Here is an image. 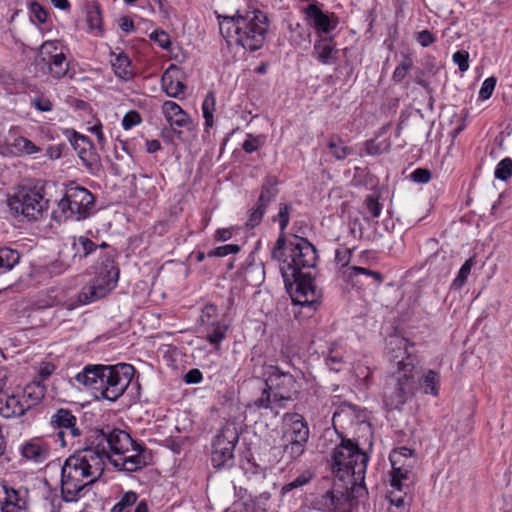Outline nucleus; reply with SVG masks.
<instances>
[{
    "mask_svg": "<svg viewBox=\"0 0 512 512\" xmlns=\"http://www.w3.org/2000/svg\"><path fill=\"white\" fill-rule=\"evenodd\" d=\"M330 153L337 159L343 160L352 153V149L345 145L344 141L338 136H332L328 142Z\"/></svg>",
    "mask_w": 512,
    "mask_h": 512,
    "instance_id": "473e14b6",
    "label": "nucleus"
},
{
    "mask_svg": "<svg viewBox=\"0 0 512 512\" xmlns=\"http://www.w3.org/2000/svg\"><path fill=\"white\" fill-rule=\"evenodd\" d=\"M401 492L397 491L396 489H393L389 492L388 498L396 510H392L391 512H402L406 505V492H404V495L400 494Z\"/></svg>",
    "mask_w": 512,
    "mask_h": 512,
    "instance_id": "c03bdc74",
    "label": "nucleus"
},
{
    "mask_svg": "<svg viewBox=\"0 0 512 512\" xmlns=\"http://www.w3.org/2000/svg\"><path fill=\"white\" fill-rule=\"evenodd\" d=\"M135 441L124 430L106 427L95 429L86 438L85 444L96 452L105 463L111 456H119L124 452L132 451Z\"/></svg>",
    "mask_w": 512,
    "mask_h": 512,
    "instance_id": "6e6552de",
    "label": "nucleus"
},
{
    "mask_svg": "<svg viewBox=\"0 0 512 512\" xmlns=\"http://www.w3.org/2000/svg\"><path fill=\"white\" fill-rule=\"evenodd\" d=\"M315 506L322 512H346L347 496L341 490H329L315 500Z\"/></svg>",
    "mask_w": 512,
    "mask_h": 512,
    "instance_id": "aec40b11",
    "label": "nucleus"
},
{
    "mask_svg": "<svg viewBox=\"0 0 512 512\" xmlns=\"http://www.w3.org/2000/svg\"><path fill=\"white\" fill-rule=\"evenodd\" d=\"M239 250H240V247L236 244H226V245L219 246V247L213 249L212 251H210L208 253V256L224 257L229 254H235V253L239 252Z\"/></svg>",
    "mask_w": 512,
    "mask_h": 512,
    "instance_id": "603ef678",
    "label": "nucleus"
},
{
    "mask_svg": "<svg viewBox=\"0 0 512 512\" xmlns=\"http://www.w3.org/2000/svg\"><path fill=\"white\" fill-rule=\"evenodd\" d=\"M369 456L351 439H341L331 455L333 474L354 486H362L365 479Z\"/></svg>",
    "mask_w": 512,
    "mask_h": 512,
    "instance_id": "0eeeda50",
    "label": "nucleus"
},
{
    "mask_svg": "<svg viewBox=\"0 0 512 512\" xmlns=\"http://www.w3.org/2000/svg\"><path fill=\"white\" fill-rule=\"evenodd\" d=\"M304 12L308 24L319 34H328L337 26V18L334 14L324 13L317 4H309Z\"/></svg>",
    "mask_w": 512,
    "mask_h": 512,
    "instance_id": "6ab92c4d",
    "label": "nucleus"
},
{
    "mask_svg": "<svg viewBox=\"0 0 512 512\" xmlns=\"http://www.w3.org/2000/svg\"><path fill=\"white\" fill-rule=\"evenodd\" d=\"M364 204L372 218H378L381 214L382 205L374 195H367Z\"/></svg>",
    "mask_w": 512,
    "mask_h": 512,
    "instance_id": "49530a36",
    "label": "nucleus"
},
{
    "mask_svg": "<svg viewBox=\"0 0 512 512\" xmlns=\"http://www.w3.org/2000/svg\"><path fill=\"white\" fill-rule=\"evenodd\" d=\"M412 450L407 448V447H400L396 450H394L391 454H390V462H391V465H398V464H403V459H409L411 458L412 456Z\"/></svg>",
    "mask_w": 512,
    "mask_h": 512,
    "instance_id": "de8ad7c7",
    "label": "nucleus"
},
{
    "mask_svg": "<svg viewBox=\"0 0 512 512\" xmlns=\"http://www.w3.org/2000/svg\"><path fill=\"white\" fill-rule=\"evenodd\" d=\"M30 12L32 14L31 17H33L38 23L43 24L46 22L47 12L39 3L32 2L30 4Z\"/></svg>",
    "mask_w": 512,
    "mask_h": 512,
    "instance_id": "13d9d810",
    "label": "nucleus"
},
{
    "mask_svg": "<svg viewBox=\"0 0 512 512\" xmlns=\"http://www.w3.org/2000/svg\"><path fill=\"white\" fill-rule=\"evenodd\" d=\"M59 53H63V51L59 48L56 41H46L40 47L36 62L49 60L52 55H59Z\"/></svg>",
    "mask_w": 512,
    "mask_h": 512,
    "instance_id": "4c0bfd02",
    "label": "nucleus"
},
{
    "mask_svg": "<svg viewBox=\"0 0 512 512\" xmlns=\"http://www.w3.org/2000/svg\"><path fill=\"white\" fill-rule=\"evenodd\" d=\"M453 61L461 72L469 68V53L465 50H459L453 54Z\"/></svg>",
    "mask_w": 512,
    "mask_h": 512,
    "instance_id": "5fc2aeb1",
    "label": "nucleus"
},
{
    "mask_svg": "<svg viewBox=\"0 0 512 512\" xmlns=\"http://www.w3.org/2000/svg\"><path fill=\"white\" fill-rule=\"evenodd\" d=\"M277 185L278 181L275 177H267L262 186L257 203L262 204V206L267 208V206L274 201L278 195L279 191Z\"/></svg>",
    "mask_w": 512,
    "mask_h": 512,
    "instance_id": "c756f323",
    "label": "nucleus"
},
{
    "mask_svg": "<svg viewBox=\"0 0 512 512\" xmlns=\"http://www.w3.org/2000/svg\"><path fill=\"white\" fill-rule=\"evenodd\" d=\"M21 399L30 405V410L40 403L44 397V390L39 385H27L24 390L19 393Z\"/></svg>",
    "mask_w": 512,
    "mask_h": 512,
    "instance_id": "2f4dec72",
    "label": "nucleus"
},
{
    "mask_svg": "<svg viewBox=\"0 0 512 512\" xmlns=\"http://www.w3.org/2000/svg\"><path fill=\"white\" fill-rule=\"evenodd\" d=\"M291 210H292L291 205L286 204V203H280L278 214H277V216H275L273 218L274 221H276V220L279 221V226H280V230H281V233H280L278 239L276 240V243L271 252L273 259H279L281 249H283L284 245L286 244L284 230L286 229V227L289 224Z\"/></svg>",
    "mask_w": 512,
    "mask_h": 512,
    "instance_id": "393cba45",
    "label": "nucleus"
},
{
    "mask_svg": "<svg viewBox=\"0 0 512 512\" xmlns=\"http://www.w3.org/2000/svg\"><path fill=\"white\" fill-rule=\"evenodd\" d=\"M63 502L67 503L63 497V495L61 494V496H53L51 498V501H50V505H51V512H63ZM66 512V511H64Z\"/></svg>",
    "mask_w": 512,
    "mask_h": 512,
    "instance_id": "338daca9",
    "label": "nucleus"
},
{
    "mask_svg": "<svg viewBox=\"0 0 512 512\" xmlns=\"http://www.w3.org/2000/svg\"><path fill=\"white\" fill-rule=\"evenodd\" d=\"M134 371L132 365L125 363L116 366H86L75 376V380L92 389L96 398L116 401L128 388Z\"/></svg>",
    "mask_w": 512,
    "mask_h": 512,
    "instance_id": "39448f33",
    "label": "nucleus"
},
{
    "mask_svg": "<svg viewBox=\"0 0 512 512\" xmlns=\"http://www.w3.org/2000/svg\"><path fill=\"white\" fill-rule=\"evenodd\" d=\"M150 38L156 41L161 48L168 49L171 45L169 35L164 31H154L151 33Z\"/></svg>",
    "mask_w": 512,
    "mask_h": 512,
    "instance_id": "bf43d9fd",
    "label": "nucleus"
},
{
    "mask_svg": "<svg viewBox=\"0 0 512 512\" xmlns=\"http://www.w3.org/2000/svg\"><path fill=\"white\" fill-rule=\"evenodd\" d=\"M162 113L178 139L182 137V131L177 128L191 129L192 121L188 114L174 101H165L162 105Z\"/></svg>",
    "mask_w": 512,
    "mask_h": 512,
    "instance_id": "a211bd4d",
    "label": "nucleus"
},
{
    "mask_svg": "<svg viewBox=\"0 0 512 512\" xmlns=\"http://www.w3.org/2000/svg\"><path fill=\"white\" fill-rule=\"evenodd\" d=\"M138 497L135 491L125 492L110 512H149L147 502L145 500L137 502Z\"/></svg>",
    "mask_w": 512,
    "mask_h": 512,
    "instance_id": "5701e85b",
    "label": "nucleus"
},
{
    "mask_svg": "<svg viewBox=\"0 0 512 512\" xmlns=\"http://www.w3.org/2000/svg\"><path fill=\"white\" fill-rule=\"evenodd\" d=\"M352 274L357 275H366L371 277L376 284H381L383 282V275L378 271L369 270L364 267L354 266L352 267Z\"/></svg>",
    "mask_w": 512,
    "mask_h": 512,
    "instance_id": "864d4df0",
    "label": "nucleus"
},
{
    "mask_svg": "<svg viewBox=\"0 0 512 512\" xmlns=\"http://www.w3.org/2000/svg\"><path fill=\"white\" fill-rule=\"evenodd\" d=\"M141 122L140 114L136 111L127 112L122 119V126L125 130H129L132 127L138 125Z\"/></svg>",
    "mask_w": 512,
    "mask_h": 512,
    "instance_id": "4d7b16f0",
    "label": "nucleus"
},
{
    "mask_svg": "<svg viewBox=\"0 0 512 512\" xmlns=\"http://www.w3.org/2000/svg\"><path fill=\"white\" fill-rule=\"evenodd\" d=\"M98 246L86 236L73 238L71 261H64L65 268H69L77 259L81 260L96 251Z\"/></svg>",
    "mask_w": 512,
    "mask_h": 512,
    "instance_id": "a878e982",
    "label": "nucleus"
},
{
    "mask_svg": "<svg viewBox=\"0 0 512 512\" xmlns=\"http://www.w3.org/2000/svg\"><path fill=\"white\" fill-rule=\"evenodd\" d=\"M94 203L95 198L88 189L72 182L58 202V211L63 219L81 220L90 215Z\"/></svg>",
    "mask_w": 512,
    "mask_h": 512,
    "instance_id": "1a4fd4ad",
    "label": "nucleus"
},
{
    "mask_svg": "<svg viewBox=\"0 0 512 512\" xmlns=\"http://www.w3.org/2000/svg\"><path fill=\"white\" fill-rule=\"evenodd\" d=\"M308 441H283V451L290 460L298 459L305 451Z\"/></svg>",
    "mask_w": 512,
    "mask_h": 512,
    "instance_id": "72a5a7b5",
    "label": "nucleus"
},
{
    "mask_svg": "<svg viewBox=\"0 0 512 512\" xmlns=\"http://www.w3.org/2000/svg\"><path fill=\"white\" fill-rule=\"evenodd\" d=\"M313 56L324 65H333L338 59V49L332 37H321L313 47Z\"/></svg>",
    "mask_w": 512,
    "mask_h": 512,
    "instance_id": "4be33fe9",
    "label": "nucleus"
},
{
    "mask_svg": "<svg viewBox=\"0 0 512 512\" xmlns=\"http://www.w3.org/2000/svg\"><path fill=\"white\" fill-rule=\"evenodd\" d=\"M76 417L67 409H58L50 419L51 427L56 430L57 440L62 447L67 445V439L80 436V430L76 427Z\"/></svg>",
    "mask_w": 512,
    "mask_h": 512,
    "instance_id": "2eb2a0df",
    "label": "nucleus"
},
{
    "mask_svg": "<svg viewBox=\"0 0 512 512\" xmlns=\"http://www.w3.org/2000/svg\"><path fill=\"white\" fill-rule=\"evenodd\" d=\"M162 82L164 90L169 97L177 98L185 89V85L180 81L174 82L170 80L167 82V72L164 74Z\"/></svg>",
    "mask_w": 512,
    "mask_h": 512,
    "instance_id": "a19ab883",
    "label": "nucleus"
},
{
    "mask_svg": "<svg viewBox=\"0 0 512 512\" xmlns=\"http://www.w3.org/2000/svg\"><path fill=\"white\" fill-rule=\"evenodd\" d=\"M36 65L41 71L48 72L56 79L64 77L69 69V64L64 53L52 55L49 60L36 62Z\"/></svg>",
    "mask_w": 512,
    "mask_h": 512,
    "instance_id": "b1692460",
    "label": "nucleus"
},
{
    "mask_svg": "<svg viewBox=\"0 0 512 512\" xmlns=\"http://www.w3.org/2000/svg\"><path fill=\"white\" fill-rule=\"evenodd\" d=\"M409 341L399 336H390L387 356L393 365L385 391L386 405L391 409L402 406L415 392V357L408 351Z\"/></svg>",
    "mask_w": 512,
    "mask_h": 512,
    "instance_id": "f03ea898",
    "label": "nucleus"
},
{
    "mask_svg": "<svg viewBox=\"0 0 512 512\" xmlns=\"http://www.w3.org/2000/svg\"><path fill=\"white\" fill-rule=\"evenodd\" d=\"M105 469L102 458L88 446L68 457L61 469V493L66 502H76L83 490L94 484Z\"/></svg>",
    "mask_w": 512,
    "mask_h": 512,
    "instance_id": "7ed1b4c3",
    "label": "nucleus"
},
{
    "mask_svg": "<svg viewBox=\"0 0 512 512\" xmlns=\"http://www.w3.org/2000/svg\"><path fill=\"white\" fill-rule=\"evenodd\" d=\"M264 144L262 136L248 135L247 139L243 142L242 148L246 153H253Z\"/></svg>",
    "mask_w": 512,
    "mask_h": 512,
    "instance_id": "09e8293b",
    "label": "nucleus"
},
{
    "mask_svg": "<svg viewBox=\"0 0 512 512\" xmlns=\"http://www.w3.org/2000/svg\"><path fill=\"white\" fill-rule=\"evenodd\" d=\"M49 200L41 190L21 187L8 200L10 209L28 219L37 220L48 210Z\"/></svg>",
    "mask_w": 512,
    "mask_h": 512,
    "instance_id": "9b49d317",
    "label": "nucleus"
},
{
    "mask_svg": "<svg viewBox=\"0 0 512 512\" xmlns=\"http://www.w3.org/2000/svg\"><path fill=\"white\" fill-rule=\"evenodd\" d=\"M411 178L413 181L417 183H427L431 179V173L428 169L417 168L411 174Z\"/></svg>",
    "mask_w": 512,
    "mask_h": 512,
    "instance_id": "680f3d73",
    "label": "nucleus"
},
{
    "mask_svg": "<svg viewBox=\"0 0 512 512\" xmlns=\"http://www.w3.org/2000/svg\"><path fill=\"white\" fill-rule=\"evenodd\" d=\"M152 461L151 452L138 443H134L132 451L124 452L119 456H111L110 463L119 471L137 472L149 465Z\"/></svg>",
    "mask_w": 512,
    "mask_h": 512,
    "instance_id": "4468645a",
    "label": "nucleus"
},
{
    "mask_svg": "<svg viewBox=\"0 0 512 512\" xmlns=\"http://www.w3.org/2000/svg\"><path fill=\"white\" fill-rule=\"evenodd\" d=\"M21 454L29 461L42 463L49 457L50 446L43 438L35 437L22 445Z\"/></svg>",
    "mask_w": 512,
    "mask_h": 512,
    "instance_id": "412c9836",
    "label": "nucleus"
},
{
    "mask_svg": "<svg viewBox=\"0 0 512 512\" xmlns=\"http://www.w3.org/2000/svg\"><path fill=\"white\" fill-rule=\"evenodd\" d=\"M413 62L411 58L404 57L400 64L396 67L393 72V80L395 82H401L407 75V72L412 68Z\"/></svg>",
    "mask_w": 512,
    "mask_h": 512,
    "instance_id": "79ce46f5",
    "label": "nucleus"
},
{
    "mask_svg": "<svg viewBox=\"0 0 512 512\" xmlns=\"http://www.w3.org/2000/svg\"><path fill=\"white\" fill-rule=\"evenodd\" d=\"M313 477L314 474L310 470H305L291 482L285 484L281 489V493L285 495L288 492L292 491L293 489L300 488L308 484L313 479Z\"/></svg>",
    "mask_w": 512,
    "mask_h": 512,
    "instance_id": "e433bc0d",
    "label": "nucleus"
},
{
    "mask_svg": "<svg viewBox=\"0 0 512 512\" xmlns=\"http://www.w3.org/2000/svg\"><path fill=\"white\" fill-rule=\"evenodd\" d=\"M317 259L315 246L298 236L284 245L277 259L287 289L295 284L294 291L290 292L293 303L314 310L321 302L322 293L314 285L309 270L315 267Z\"/></svg>",
    "mask_w": 512,
    "mask_h": 512,
    "instance_id": "f257e3e1",
    "label": "nucleus"
},
{
    "mask_svg": "<svg viewBox=\"0 0 512 512\" xmlns=\"http://www.w3.org/2000/svg\"><path fill=\"white\" fill-rule=\"evenodd\" d=\"M494 176L500 180H507L512 176V160L510 158L502 159L496 166Z\"/></svg>",
    "mask_w": 512,
    "mask_h": 512,
    "instance_id": "ea45409f",
    "label": "nucleus"
},
{
    "mask_svg": "<svg viewBox=\"0 0 512 512\" xmlns=\"http://www.w3.org/2000/svg\"><path fill=\"white\" fill-rule=\"evenodd\" d=\"M416 40L422 47H428L433 44L436 37L428 30H422L416 34Z\"/></svg>",
    "mask_w": 512,
    "mask_h": 512,
    "instance_id": "052dcab7",
    "label": "nucleus"
},
{
    "mask_svg": "<svg viewBox=\"0 0 512 512\" xmlns=\"http://www.w3.org/2000/svg\"><path fill=\"white\" fill-rule=\"evenodd\" d=\"M202 373L199 369H190L184 376V380L188 384H197L202 381Z\"/></svg>",
    "mask_w": 512,
    "mask_h": 512,
    "instance_id": "e2e57ef3",
    "label": "nucleus"
},
{
    "mask_svg": "<svg viewBox=\"0 0 512 512\" xmlns=\"http://www.w3.org/2000/svg\"><path fill=\"white\" fill-rule=\"evenodd\" d=\"M495 85L496 79L494 77L485 79L479 91V98L482 100L489 99L495 89Z\"/></svg>",
    "mask_w": 512,
    "mask_h": 512,
    "instance_id": "6e6d98bb",
    "label": "nucleus"
},
{
    "mask_svg": "<svg viewBox=\"0 0 512 512\" xmlns=\"http://www.w3.org/2000/svg\"><path fill=\"white\" fill-rule=\"evenodd\" d=\"M33 106L42 112H48L52 109V104L49 99L41 98V97H35L32 100Z\"/></svg>",
    "mask_w": 512,
    "mask_h": 512,
    "instance_id": "69168bd1",
    "label": "nucleus"
},
{
    "mask_svg": "<svg viewBox=\"0 0 512 512\" xmlns=\"http://www.w3.org/2000/svg\"><path fill=\"white\" fill-rule=\"evenodd\" d=\"M215 102L214 93L209 92L202 103V113L205 119L206 128H211L214 124L213 113L215 111Z\"/></svg>",
    "mask_w": 512,
    "mask_h": 512,
    "instance_id": "c9c22d12",
    "label": "nucleus"
},
{
    "mask_svg": "<svg viewBox=\"0 0 512 512\" xmlns=\"http://www.w3.org/2000/svg\"><path fill=\"white\" fill-rule=\"evenodd\" d=\"M10 372L5 366H0V415L4 418H17L30 410V405L21 399L19 393L9 394L8 386Z\"/></svg>",
    "mask_w": 512,
    "mask_h": 512,
    "instance_id": "ddd939ff",
    "label": "nucleus"
},
{
    "mask_svg": "<svg viewBox=\"0 0 512 512\" xmlns=\"http://www.w3.org/2000/svg\"><path fill=\"white\" fill-rule=\"evenodd\" d=\"M474 264V259L473 258H468L464 263L463 265L461 266L459 272H458V275L456 276V278L453 280V283H452V287L454 289H460L462 288V286L465 284L470 272H471V269H472V266Z\"/></svg>",
    "mask_w": 512,
    "mask_h": 512,
    "instance_id": "58836bf2",
    "label": "nucleus"
},
{
    "mask_svg": "<svg viewBox=\"0 0 512 512\" xmlns=\"http://www.w3.org/2000/svg\"><path fill=\"white\" fill-rule=\"evenodd\" d=\"M232 237V231L229 228L218 229L215 238L219 241H227Z\"/></svg>",
    "mask_w": 512,
    "mask_h": 512,
    "instance_id": "774afa93",
    "label": "nucleus"
},
{
    "mask_svg": "<svg viewBox=\"0 0 512 512\" xmlns=\"http://www.w3.org/2000/svg\"><path fill=\"white\" fill-rule=\"evenodd\" d=\"M113 70L117 77L122 80H129L133 76L131 61L127 55L119 53L111 60Z\"/></svg>",
    "mask_w": 512,
    "mask_h": 512,
    "instance_id": "c85d7f7f",
    "label": "nucleus"
},
{
    "mask_svg": "<svg viewBox=\"0 0 512 512\" xmlns=\"http://www.w3.org/2000/svg\"><path fill=\"white\" fill-rule=\"evenodd\" d=\"M218 309L213 304H207L204 306L201 312L200 321L203 326L209 323H214L217 316Z\"/></svg>",
    "mask_w": 512,
    "mask_h": 512,
    "instance_id": "8fccbe9b",
    "label": "nucleus"
},
{
    "mask_svg": "<svg viewBox=\"0 0 512 512\" xmlns=\"http://www.w3.org/2000/svg\"><path fill=\"white\" fill-rule=\"evenodd\" d=\"M413 482L412 473L409 469V465L398 464L392 465L391 471V487L399 492L409 488V485Z\"/></svg>",
    "mask_w": 512,
    "mask_h": 512,
    "instance_id": "bb28decb",
    "label": "nucleus"
},
{
    "mask_svg": "<svg viewBox=\"0 0 512 512\" xmlns=\"http://www.w3.org/2000/svg\"><path fill=\"white\" fill-rule=\"evenodd\" d=\"M238 439V431L232 424L225 425L215 436L211 454V462L215 468H229L233 465Z\"/></svg>",
    "mask_w": 512,
    "mask_h": 512,
    "instance_id": "f8f14e48",
    "label": "nucleus"
},
{
    "mask_svg": "<svg viewBox=\"0 0 512 512\" xmlns=\"http://www.w3.org/2000/svg\"><path fill=\"white\" fill-rule=\"evenodd\" d=\"M15 147H17L20 151L26 154H34L39 151V148L29 139L24 137H18L15 139L14 143Z\"/></svg>",
    "mask_w": 512,
    "mask_h": 512,
    "instance_id": "3c124183",
    "label": "nucleus"
},
{
    "mask_svg": "<svg viewBox=\"0 0 512 512\" xmlns=\"http://www.w3.org/2000/svg\"><path fill=\"white\" fill-rule=\"evenodd\" d=\"M20 259V255L16 250L8 247L0 248V268L11 270Z\"/></svg>",
    "mask_w": 512,
    "mask_h": 512,
    "instance_id": "f704fd0d",
    "label": "nucleus"
},
{
    "mask_svg": "<svg viewBox=\"0 0 512 512\" xmlns=\"http://www.w3.org/2000/svg\"><path fill=\"white\" fill-rule=\"evenodd\" d=\"M229 326L223 322L209 323L204 326L206 340L215 349H219L221 342L226 338Z\"/></svg>",
    "mask_w": 512,
    "mask_h": 512,
    "instance_id": "cd10ccee",
    "label": "nucleus"
},
{
    "mask_svg": "<svg viewBox=\"0 0 512 512\" xmlns=\"http://www.w3.org/2000/svg\"><path fill=\"white\" fill-rule=\"evenodd\" d=\"M87 23L90 30H98L101 32L102 18L97 7H93L87 12Z\"/></svg>",
    "mask_w": 512,
    "mask_h": 512,
    "instance_id": "a18cd8bd",
    "label": "nucleus"
},
{
    "mask_svg": "<svg viewBox=\"0 0 512 512\" xmlns=\"http://www.w3.org/2000/svg\"><path fill=\"white\" fill-rule=\"evenodd\" d=\"M264 376L266 387L249 406L270 410L277 415L279 410L285 408L286 403L291 401L293 394L297 392L296 380L293 375L274 365L265 367Z\"/></svg>",
    "mask_w": 512,
    "mask_h": 512,
    "instance_id": "423d86ee",
    "label": "nucleus"
},
{
    "mask_svg": "<svg viewBox=\"0 0 512 512\" xmlns=\"http://www.w3.org/2000/svg\"><path fill=\"white\" fill-rule=\"evenodd\" d=\"M284 431L282 441H308L309 428L304 417L298 413H286L283 418Z\"/></svg>",
    "mask_w": 512,
    "mask_h": 512,
    "instance_id": "f3484780",
    "label": "nucleus"
},
{
    "mask_svg": "<svg viewBox=\"0 0 512 512\" xmlns=\"http://www.w3.org/2000/svg\"><path fill=\"white\" fill-rule=\"evenodd\" d=\"M97 271L92 285L84 287L79 295L80 301L84 304L105 297L117 285L119 268L112 257L106 256Z\"/></svg>",
    "mask_w": 512,
    "mask_h": 512,
    "instance_id": "9d476101",
    "label": "nucleus"
},
{
    "mask_svg": "<svg viewBox=\"0 0 512 512\" xmlns=\"http://www.w3.org/2000/svg\"><path fill=\"white\" fill-rule=\"evenodd\" d=\"M421 386L425 394L434 397L439 394L440 374L435 370H425L421 376Z\"/></svg>",
    "mask_w": 512,
    "mask_h": 512,
    "instance_id": "7c9ffc66",
    "label": "nucleus"
},
{
    "mask_svg": "<svg viewBox=\"0 0 512 512\" xmlns=\"http://www.w3.org/2000/svg\"><path fill=\"white\" fill-rule=\"evenodd\" d=\"M266 207L256 202L255 206L250 210L247 226L254 228L260 224L265 214Z\"/></svg>",
    "mask_w": 512,
    "mask_h": 512,
    "instance_id": "37998d69",
    "label": "nucleus"
},
{
    "mask_svg": "<svg viewBox=\"0 0 512 512\" xmlns=\"http://www.w3.org/2000/svg\"><path fill=\"white\" fill-rule=\"evenodd\" d=\"M64 261H71V257L68 258V255L66 254L65 251H61L59 253V259L56 260L52 265H51V271H57V272H62V271H65L67 270L68 268H65L64 266Z\"/></svg>",
    "mask_w": 512,
    "mask_h": 512,
    "instance_id": "0e129e2a",
    "label": "nucleus"
},
{
    "mask_svg": "<svg viewBox=\"0 0 512 512\" xmlns=\"http://www.w3.org/2000/svg\"><path fill=\"white\" fill-rule=\"evenodd\" d=\"M218 21L220 33L229 45L234 43L252 52L263 46L269 26L264 12L237 11L233 16L218 15Z\"/></svg>",
    "mask_w": 512,
    "mask_h": 512,
    "instance_id": "20e7f679",
    "label": "nucleus"
},
{
    "mask_svg": "<svg viewBox=\"0 0 512 512\" xmlns=\"http://www.w3.org/2000/svg\"><path fill=\"white\" fill-rule=\"evenodd\" d=\"M28 491L0 483V512H20L28 508Z\"/></svg>",
    "mask_w": 512,
    "mask_h": 512,
    "instance_id": "dca6fc26",
    "label": "nucleus"
}]
</instances>
